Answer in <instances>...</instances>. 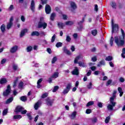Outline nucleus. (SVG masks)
Masks as SVG:
<instances>
[{"label":"nucleus","mask_w":125,"mask_h":125,"mask_svg":"<svg viewBox=\"0 0 125 125\" xmlns=\"http://www.w3.org/2000/svg\"><path fill=\"white\" fill-rule=\"evenodd\" d=\"M69 91H70L69 90H68L67 89L65 88L63 90L62 93L63 94H67V93H68Z\"/></svg>","instance_id":"obj_47"},{"label":"nucleus","mask_w":125,"mask_h":125,"mask_svg":"<svg viewBox=\"0 0 125 125\" xmlns=\"http://www.w3.org/2000/svg\"><path fill=\"white\" fill-rule=\"evenodd\" d=\"M18 82V77L16 78V80L14 82L13 87H16L17 85V83Z\"/></svg>","instance_id":"obj_30"},{"label":"nucleus","mask_w":125,"mask_h":125,"mask_svg":"<svg viewBox=\"0 0 125 125\" xmlns=\"http://www.w3.org/2000/svg\"><path fill=\"white\" fill-rule=\"evenodd\" d=\"M79 64V66H80V67H83V68H84V67H85V64L84 63V62H78Z\"/></svg>","instance_id":"obj_31"},{"label":"nucleus","mask_w":125,"mask_h":125,"mask_svg":"<svg viewBox=\"0 0 125 125\" xmlns=\"http://www.w3.org/2000/svg\"><path fill=\"white\" fill-rule=\"evenodd\" d=\"M71 37H70V36H66V42H71Z\"/></svg>","instance_id":"obj_52"},{"label":"nucleus","mask_w":125,"mask_h":125,"mask_svg":"<svg viewBox=\"0 0 125 125\" xmlns=\"http://www.w3.org/2000/svg\"><path fill=\"white\" fill-rule=\"evenodd\" d=\"M58 76H59V73L55 72L52 76V78L53 79H56V78H58Z\"/></svg>","instance_id":"obj_23"},{"label":"nucleus","mask_w":125,"mask_h":125,"mask_svg":"<svg viewBox=\"0 0 125 125\" xmlns=\"http://www.w3.org/2000/svg\"><path fill=\"white\" fill-rule=\"evenodd\" d=\"M118 90L120 93V97H122L123 96V95L124 94V92H123V89H122V88L119 87L118 88Z\"/></svg>","instance_id":"obj_19"},{"label":"nucleus","mask_w":125,"mask_h":125,"mask_svg":"<svg viewBox=\"0 0 125 125\" xmlns=\"http://www.w3.org/2000/svg\"><path fill=\"white\" fill-rule=\"evenodd\" d=\"M47 27V24L45 23L44 21H39L38 23V28L40 29L41 28H42L43 29H45Z\"/></svg>","instance_id":"obj_4"},{"label":"nucleus","mask_w":125,"mask_h":125,"mask_svg":"<svg viewBox=\"0 0 125 125\" xmlns=\"http://www.w3.org/2000/svg\"><path fill=\"white\" fill-rule=\"evenodd\" d=\"M94 104V102L93 101H90L86 105V107H89V106H92Z\"/></svg>","instance_id":"obj_32"},{"label":"nucleus","mask_w":125,"mask_h":125,"mask_svg":"<svg viewBox=\"0 0 125 125\" xmlns=\"http://www.w3.org/2000/svg\"><path fill=\"white\" fill-rule=\"evenodd\" d=\"M39 107H40V102L38 101L34 105V108L35 110H38L39 109Z\"/></svg>","instance_id":"obj_28"},{"label":"nucleus","mask_w":125,"mask_h":125,"mask_svg":"<svg viewBox=\"0 0 125 125\" xmlns=\"http://www.w3.org/2000/svg\"><path fill=\"white\" fill-rule=\"evenodd\" d=\"M31 36L32 37H34V36H36V37H39V36H40V33L37 31H33L31 33Z\"/></svg>","instance_id":"obj_16"},{"label":"nucleus","mask_w":125,"mask_h":125,"mask_svg":"<svg viewBox=\"0 0 125 125\" xmlns=\"http://www.w3.org/2000/svg\"><path fill=\"white\" fill-rule=\"evenodd\" d=\"M26 113H27V110H22V111H21V113L22 115H25V114H26Z\"/></svg>","instance_id":"obj_60"},{"label":"nucleus","mask_w":125,"mask_h":125,"mask_svg":"<svg viewBox=\"0 0 125 125\" xmlns=\"http://www.w3.org/2000/svg\"><path fill=\"white\" fill-rule=\"evenodd\" d=\"M91 34L93 36H96V35H97V30H92Z\"/></svg>","instance_id":"obj_39"},{"label":"nucleus","mask_w":125,"mask_h":125,"mask_svg":"<svg viewBox=\"0 0 125 125\" xmlns=\"http://www.w3.org/2000/svg\"><path fill=\"white\" fill-rule=\"evenodd\" d=\"M57 61V57H54L52 60V64H54Z\"/></svg>","instance_id":"obj_41"},{"label":"nucleus","mask_w":125,"mask_h":125,"mask_svg":"<svg viewBox=\"0 0 125 125\" xmlns=\"http://www.w3.org/2000/svg\"><path fill=\"white\" fill-rule=\"evenodd\" d=\"M48 95V94L47 93H44L42 95V98H46V97H47Z\"/></svg>","instance_id":"obj_49"},{"label":"nucleus","mask_w":125,"mask_h":125,"mask_svg":"<svg viewBox=\"0 0 125 125\" xmlns=\"http://www.w3.org/2000/svg\"><path fill=\"white\" fill-rule=\"evenodd\" d=\"M24 110V108L22 106H18L16 108L15 112L16 113H20V112H22Z\"/></svg>","instance_id":"obj_9"},{"label":"nucleus","mask_w":125,"mask_h":125,"mask_svg":"<svg viewBox=\"0 0 125 125\" xmlns=\"http://www.w3.org/2000/svg\"><path fill=\"white\" fill-rule=\"evenodd\" d=\"M55 16H56V14H55V13H52L50 18V20H51V21H53V20H54V18H55Z\"/></svg>","instance_id":"obj_25"},{"label":"nucleus","mask_w":125,"mask_h":125,"mask_svg":"<svg viewBox=\"0 0 125 125\" xmlns=\"http://www.w3.org/2000/svg\"><path fill=\"white\" fill-rule=\"evenodd\" d=\"M56 37V35H55V34H54L52 37V39H51V42H54V41H55V38Z\"/></svg>","instance_id":"obj_53"},{"label":"nucleus","mask_w":125,"mask_h":125,"mask_svg":"<svg viewBox=\"0 0 125 125\" xmlns=\"http://www.w3.org/2000/svg\"><path fill=\"white\" fill-rule=\"evenodd\" d=\"M11 90V89H10V85H8L7 87V89L3 92V95L4 96H7V95L10 93Z\"/></svg>","instance_id":"obj_5"},{"label":"nucleus","mask_w":125,"mask_h":125,"mask_svg":"<svg viewBox=\"0 0 125 125\" xmlns=\"http://www.w3.org/2000/svg\"><path fill=\"white\" fill-rule=\"evenodd\" d=\"M113 42H114V37H111L110 39V45L111 46H112V45L114 44Z\"/></svg>","instance_id":"obj_43"},{"label":"nucleus","mask_w":125,"mask_h":125,"mask_svg":"<svg viewBox=\"0 0 125 125\" xmlns=\"http://www.w3.org/2000/svg\"><path fill=\"white\" fill-rule=\"evenodd\" d=\"M90 69L91 70V71H95V70H96V67L93 66L90 67Z\"/></svg>","instance_id":"obj_59"},{"label":"nucleus","mask_w":125,"mask_h":125,"mask_svg":"<svg viewBox=\"0 0 125 125\" xmlns=\"http://www.w3.org/2000/svg\"><path fill=\"white\" fill-rule=\"evenodd\" d=\"M21 19L22 22H25V17L24 16H21Z\"/></svg>","instance_id":"obj_63"},{"label":"nucleus","mask_w":125,"mask_h":125,"mask_svg":"<svg viewBox=\"0 0 125 125\" xmlns=\"http://www.w3.org/2000/svg\"><path fill=\"white\" fill-rule=\"evenodd\" d=\"M121 34L122 36H120L119 37L118 36L115 37V42L118 45V46H123V45L125 44V31H124L123 29H121Z\"/></svg>","instance_id":"obj_1"},{"label":"nucleus","mask_w":125,"mask_h":125,"mask_svg":"<svg viewBox=\"0 0 125 125\" xmlns=\"http://www.w3.org/2000/svg\"><path fill=\"white\" fill-rule=\"evenodd\" d=\"M70 5L72 11H73V10H75V9L77 8V5H76V3L74 2H71L70 3Z\"/></svg>","instance_id":"obj_10"},{"label":"nucleus","mask_w":125,"mask_h":125,"mask_svg":"<svg viewBox=\"0 0 125 125\" xmlns=\"http://www.w3.org/2000/svg\"><path fill=\"white\" fill-rule=\"evenodd\" d=\"M111 5L113 8H116V2L114 1L111 2Z\"/></svg>","instance_id":"obj_46"},{"label":"nucleus","mask_w":125,"mask_h":125,"mask_svg":"<svg viewBox=\"0 0 125 125\" xmlns=\"http://www.w3.org/2000/svg\"><path fill=\"white\" fill-rule=\"evenodd\" d=\"M91 60L93 61V62H96V61H97V58L96 56H94V57L92 58Z\"/></svg>","instance_id":"obj_51"},{"label":"nucleus","mask_w":125,"mask_h":125,"mask_svg":"<svg viewBox=\"0 0 125 125\" xmlns=\"http://www.w3.org/2000/svg\"><path fill=\"white\" fill-rule=\"evenodd\" d=\"M106 61H111L113 60V57L111 56H109L105 58Z\"/></svg>","instance_id":"obj_35"},{"label":"nucleus","mask_w":125,"mask_h":125,"mask_svg":"<svg viewBox=\"0 0 125 125\" xmlns=\"http://www.w3.org/2000/svg\"><path fill=\"white\" fill-rule=\"evenodd\" d=\"M81 58H82V56H81V55H79V56L76 57L74 60V64H77V63H78V61H79V60Z\"/></svg>","instance_id":"obj_22"},{"label":"nucleus","mask_w":125,"mask_h":125,"mask_svg":"<svg viewBox=\"0 0 125 125\" xmlns=\"http://www.w3.org/2000/svg\"><path fill=\"white\" fill-rule=\"evenodd\" d=\"M45 11L46 14H49L51 12V7L48 4H46L45 7Z\"/></svg>","instance_id":"obj_6"},{"label":"nucleus","mask_w":125,"mask_h":125,"mask_svg":"<svg viewBox=\"0 0 125 125\" xmlns=\"http://www.w3.org/2000/svg\"><path fill=\"white\" fill-rule=\"evenodd\" d=\"M71 85H72V83H69L67 84V85L66 87V89L70 90V89H71Z\"/></svg>","instance_id":"obj_40"},{"label":"nucleus","mask_w":125,"mask_h":125,"mask_svg":"<svg viewBox=\"0 0 125 125\" xmlns=\"http://www.w3.org/2000/svg\"><path fill=\"white\" fill-rule=\"evenodd\" d=\"M17 50H18V46L15 45L10 48V52L11 53H15Z\"/></svg>","instance_id":"obj_7"},{"label":"nucleus","mask_w":125,"mask_h":125,"mask_svg":"<svg viewBox=\"0 0 125 125\" xmlns=\"http://www.w3.org/2000/svg\"><path fill=\"white\" fill-rule=\"evenodd\" d=\"M42 79H40L38 81L37 86V88H41V87H42V85H41V83H42Z\"/></svg>","instance_id":"obj_15"},{"label":"nucleus","mask_w":125,"mask_h":125,"mask_svg":"<svg viewBox=\"0 0 125 125\" xmlns=\"http://www.w3.org/2000/svg\"><path fill=\"white\" fill-rule=\"evenodd\" d=\"M20 100L23 102H25L27 100V97L26 96H22L20 98Z\"/></svg>","instance_id":"obj_36"},{"label":"nucleus","mask_w":125,"mask_h":125,"mask_svg":"<svg viewBox=\"0 0 125 125\" xmlns=\"http://www.w3.org/2000/svg\"><path fill=\"white\" fill-rule=\"evenodd\" d=\"M13 23L9 22L7 24V29L9 30L11 28V26H12Z\"/></svg>","instance_id":"obj_37"},{"label":"nucleus","mask_w":125,"mask_h":125,"mask_svg":"<svg viewBox=\"0 0 125 125\" xmlns=\"http://www.w3.org/2000/svg\"><path fill=\"white\" fill-rule=\"evenodd\" d=\"M119 81L121 83H124L125 82V78L121 77L119 79Z\"/></svg>","instance_id":"obj_61"},{"label":"nucleus","mask_w":125,"mask_h":125,"mask_svg":"<svg viewBox=\"0 0 125 125\" xmlns=\"http://www.w3.org/2000/svg\"><path fill=\"white\" fill-rule=\"evenodd\" d=\"M98 106L99 107V108H102L103 107V104L102 103H98Z\"/></svg>","instance_id":"obj_56"},{"label":"nucleus","mask_w":125,"mask_h":125,"mask_svg":"<svg viewBox=\"0 0 125 125\" xmlns=\"http://www.w3.org/2000/svg\"><path fill=\"white\" fill-rule=\"evenodd\" d=\"M110 120H111V117L108 116L105 119V124H109V122H110Z\"/></svg>","instance_id":"obj_29"},{"label":"nucleus","mask_w":125,"mask_h":125,"mask_svg":"<svg viewBox=\"0 0 125 125\" xmlns=\"http://www.w3.org/2000/svg\"><path fill=\"white\" fill-rule=\"evenodd\" d=\"M35 1L32 0L31 1V5H30V9L32 12H35Z\"/></svg>","instance_id":"obj_8"},{"label":"nucleus","mask_w":125,"mask_h":125,"mask_svg":"<svg viewBox=\"0 0 125 125\" xmlns=\"http://www.w3.org/2000/svg\"><path fill=\"white\" fill-rule=\"evenodd\" d=\"M52 104H53V102L52 101H50L49 99H47V104L48 106H52Z\"/></svg>","instance_id":"obj_24"},{"label":"nucleus","mask_w":125,"mask_h":125,"mask_svg":"<svg viewBox=\"0 0 125 125\" xmlns=\"http://www.w3.org/2000/svg\"><path fill=\"white\" fill-rule=\"evenodd\" d=\"M76 115H77V112L76 111L73 112L71 114V115L70 116V119H71L72 120L74 119L75 118H76Z\"/></svg>","instance_id":"obj_20"},{"label":"nucleus","mask_w":125,"mask_h":125,"mask_svg":"<svg viewBox=\"0 0 125 125\" xmlns=\"http://www.w3.org/2000/svg\"><path fill=\"white\" fill-rule=\"evenodd\" d=\"M116 94H117V91H114L112 96L110 98L109 100L115 101V99H116V97H117Z\"/></svg>","instance_id":"obj_12"},{"label":"nucleus","mask_w":125,"mask_h":125,"mask_svg":"<svg viewBox=\"0 0 125 125\" xmlns=\"http://www.w3.org/2000/svg\"><path fill=\"white\" fill-rule=\"evenodd\" d=\"M12 101H13V97H12L7 100L6 104H9V103H11Z\"/></svg>","instance_id":"obj_27"},{"label":"nucleus","mask_w":125,"mask_h":125,"mask_svg":"<svg viewBox=\"0 0 125 125\" xmlns=\"http://www.w3.org/2000/svg\"><path fill=\"white\" fill-rule=\"evenodd\" d=\"M58 88H59V87L58 86H55L54 87V89L53 90V92H56L58 90Z\"/></svg>","instance_id":"obj_48"},{"label":"nucleus","mask_w":125,"mask_h":125,"mask_svg":"<svg viewBox=\"0 0 125 125\" xmlns=\"http://www.w3.org/2000/svg\"><path fill=\"white\" fill-rule=\"evenodd\" d=\"M18 68V66L17 65V64H14L13 65V68L14 69V70H17Z\"/></svg>","instance_id":"obj_55"},{"label":"nucleus","mask_w":125,"mask_h":125,"mask_svg":"<svg viewBox=\"0 0 125 125\" xmlns=\"http://www.w3.org/2000/svg\"><path fill=\"white\" fill-rule=\"evenodd\" d=\"M7 83V81L5 78H1L0 81V84H3L4 83Z\"/></svg>","instance_id":"obj_17"},{"label":"nucleus","mask_w":125,"mask_h":125,"mask_svg":"<svg viewBox=\"0 0 125 125\" xmlns=\"http://www.w3.org/2000/svg\"><path fill=\"white\" fill-rule=\"evenodd\" d=\"M72 74L76 75L77 76H78V75H79V69L78 68V67H75V69L72 71Z\"/></svg>","instance_id":"obj_13"},{"label":"nucleus","mask_w":125,"mask_h":125,"mask_svg":"<svg viewBox=\"0 0 125 125\" xmlns=\"http://www.w3.org/2000/svg\"><path fill=\"white\" fill-rule=\"evenodd\" d=\"M27 32H28V29H27L22 30L21 33V35H20L21 38L24 37V36L25 35V34H26V33H27Z\"/></svg>","instance_id":"obj_11"},{"label":"nucleus","mask_w":125,"mask_h":125,"mask_svg":"<svg viewBox=\"0 0 125 125\" xmlns=\"http://www.w3.org/2000/svg\"><path fill=\"white\" fill-rule=\"evenodd\" d=\"M14 9V6L13 5H11L8 8L9 11H12V10H13Z\"/></svg>","instance_id":"obj_44"},{"label":"nucleus","mask_w":125,"mask_h":125,"mask_svg":"<svg viewBox=\"0 0 125 125\" xmlns=\"http://www.w3.org/2000/svg\"><path fill=\"white\" fill-rule=\"evenodd\" d=\"M110 104H108L107 106V108L108 111H113L114 107L116 106L117 103L113 100H109Z\"/></svg>","instance_id":"obj_2"},{"label":"nucleus","mask_w":125,"mask_h":125,"mask_svg":"<svg viewBox=\"0 0 125 125\" xmlns=\"http://www.w3.org/2000/svg\"><path fill=\"white\" fill-rule=\"evenodd\" d=\"M92 123H96L97 122V118H94L92 119Z\"/></svg>","instance_id":"obj_64"},{"label":"nucleus","mask_w":125,"mask_h":125,"mask_svg":"<svg viewBox=\"0 0 125 125\" xmlns=\"http://www.w3.org/2000/svg\"><path fill=\"white\" fill-rule=\"evenodd\" d=\"M87 87L88 89H91V88H92V83L90 82L89 84L87 85Z\"/></svg>","instance_id":"obj_45"},{"label":"nucleus","mask_w":125,"mask_h":125,"mask_svg":"<svg viewBox=\"0 0 125 125\" xmlns=\"http://www.w3.org/2000/svg\"><path fill=\"white\" fill-rule=\"evenodd\" d=\"M125 48H124L123 49L122 53L121 54L122 57H123V58H125Z\"/></svg>","instance_id":"obj_42"},{"label":"nucleus","mask_w":125,"mask_h":125,"mask_svg":"<svg viewBox=\"0 0 125 125\" xmlns=\"http://www.w3.org/2000/svg\"><path fill=\"white\" fill-rule=\"evenodd\" d=\"M91 73H92L91 70H89L88 71V72L87 73V74H86L87 76L89 77V76H90V75H91Z\"/></svg>","instance_id":"obj_62"},{"label":"nucleus","mask_w":125,"mask_h":125,"mask_svg":"<svg viewBox=\"0 0 125 125\" xmlns=\"http://www.w3.org/2000/svg\"><path fill=\"white\" fill-rule=\"evenodd\" d=\"M8 110L7 109H5L3 111V116H5L6 115V114H7V112H8Z\"/></svg>","instance_id":"obj_54"},{"label":"nucleus","mask_w":125,"mask_h":125,"mask_svg":"<svg viewBox=\"0 0 125 125\" xmlns=\"http://www.w3.org/2000/svg\"><path fill=\"white\" fill-rule=\"evenodd\" d=\"M63 50L64 52L67 55H71V54H72V53H71V51H70L68 49H67V48H66V47H64L63 48Z\"/></svg>","instance_id":"obj_14"},{"label":"nucleus","mask_w":125,"mask_h":125,"mask_svg":"<svg viewBox=\"0 0 125 125\" xmlns=\"http://www.w3.org/2000/svg\"><path fill=\"white\" fill-rule=\"evenodd\" d=\"M56 46L57 47H61V46H62V43L60 42H58L57 43Z\"/></svg>","instance_id":"obj_50"},{"label":"nucleus","mask_w":125,"mask_h":125,"mask_svg":"<svg viewBox=\"0 0 125 125\" xmlns=\"http://www.w3.org/2000/svg\"><path fill=\"white\" fill-rule=\"evenodd\" d=\"M74 23L73 21H67L65 22V24L66 26H72V25H74Z\"/></svg>","instance_id":"obj_18"},{"label":"nucleus","mask_w":125,"mask_h":125,"mask_svg":"<svg viewBox=\"0 0 125 125\" xmlns=\"http://www.w3.org/2000/svg\"><path fill=\"white\" fill-rule=\"evenodd\" d=\"M100 74V71H95L94 72V75H95V76H98Z\"/></svg>","instance_id":"obj_57"},{"label":"nucleus","mask_w":125,"mask_h":125,"mask_svg":"<svg viewBox=\"0 0 125 125\" xmlns=\"http://www.w3.org/2000/svg\"><path fill=\"white\" fill-rule=\"evenodd\" d=\"M111 26H112V34L114 33H118L119 31V25L117 24H114V21H111Z\"/></svg>","instance_id":"obj_3"},{"label":"nucleus","mask_w":125,"mask_h":125,"mask_svg":"<svg viewBox=\"0 0 125 125\" xmlns=\"http://www.w3.org/2000/svg\"><path fill=\"white\" fill-rule=\"evenodd\" d=\"M58 26L60 29H63V27L65 26V24L62 22H59L58 23Z\"/></svg>","instance_id":"obj_21"},{"label":"nucleus","mask_w":125,"mask_h":125,"mask_svg":"<svg viewBox=\"0 0 125 125\" xmlns=\"http://www.w3.org/2000/svg\"><path fill=\"white\" fill-rule=\"evenodd\" d=\"M32 49H33V47L31 46H29L26 48L27 52H31V51H32Z\"/></svg>","instance_id":"obj_34"},{"label":"nucleus","mask_w":125,"mask_h":125,"mask_svg":"<svg viewBox=\"0 0 125 125\" xmlns=\"http://www.w3.org/2000/svg\"><path fill=\"white\" fill-rule=\"evenodd\" d=\"M92 111L91 109H87L86 110V114H90V113H91Z\"/></svg>","instance_id":"obj_58"},{"label":"nucleus","mask_w":125,"mask_h":125,"mask_svg":"<svg viewBox=\"0 0 125 125\" xmlns=\"http://www.w3.org/2000/svg\"><path fill=\"white\" fill-rule=\"evenodd\" d=\"M112 82H113L112 80H109L106 83V86H109L112 83Z\"/></svg>","instance_id":"obj_38"},{"label":"nucleus","mask_w":125,"mask_h":125,"mask_svg":"<svg viewBox=\"0 0 125 125\" xmlns=\"http://www.w3.org/2000/svg\"><path fill=\"white\" fill-rule=\"evenodd\" d=\"M22 118L21 115H15L14 116L13 119L15 120H20Z\"/></svg>","instance_id":"obj_33"},{"label":"nucleus","mask_w":125,"mask_h":125,"mask_svg":"<svg viewBox=\"0 0 125 125\" xmlns=\"http://www.w3.org/2000/svg\"><path fill=\"white\" fill-rule=\"evenodd\" d=\"M0 30L2 33H4V32H5V25L2 24V25H1Z\"/></svg>","instance_id":"obj_26"}]
</instances>
